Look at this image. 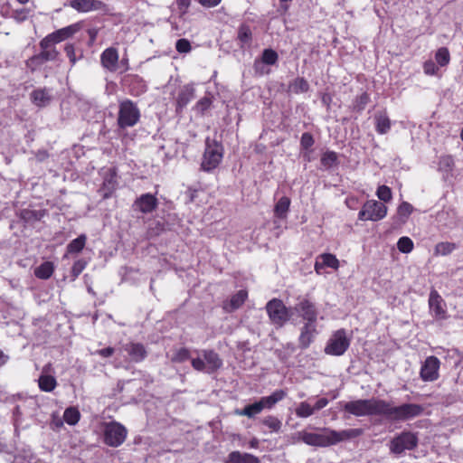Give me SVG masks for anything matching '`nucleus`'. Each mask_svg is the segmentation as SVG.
Masks as SVG:
<instances>
[{
	"mask_svg": "<svg viewBox=\"0 0 463 463\" xmlns=\"http://www.w3.org/2000/svg\"><path fill=\"white\" fill-rule=\"evenodd\" d=\"M201 354L203 359L198 357L191 361L194 370L213 373L222 366V360L213 350H202Z\"/></svg>",
	"mask_w": 463,
	"mask_h": 463,
	"instance_id": "nucleus-5",
	"label": "nucleus"
},
{
	"mask_svg": "<svg viewBox=\"0 0 463 463\" xmlns=\"http://www.w3.org/2000/svg\"><path fill=\"white\" fill-rule=\"evenodd\" d=\"M337 154L334 151H326L321 156V165L326 168H331L337 165Z\"/></svg>",
	"mask_w": 463,
	"mask_h": 463,
	"instance_id": "nucleus-36",
	"label": "nucleus"
},
{
	"mask_svg": "<svg viewBox=\"0 0 463 463\" xmlns=\"http://www.w3.org/2000/svg\"><path fill=\"white\" fill-rule=\"evenodd\" d=\"M456 249V244L449 241L439 242L435 246L434 254L446 256Z\"/></svg>",
	"mask_w": 463,
	"mask_h": 463,
	"instance_id": "nucleus-37",
	"label": "nucleus"
},
{
	"mask_svg": "<svg viewBox=\"0 0 463 463\" xmlns=\"http://www.w3.org/2000/svg\"><path fill=\"white\" fill-rule=\"evenodd\" d=\"M295 412L296 415L299 418H307L314 414V410L308 402H302L296 408Z\"/></svg>",
	"mask_w": 463,
	"mask_h": 463,
	"instance_id": "nucleus-43",
	"label": "nucleus"
},
{
	"mask_svg": "<svg viewBox=\"0 0 463 463\" xmlns=\"http://www.w3.org/2000/svg\"><path fill=\"white\" fill-rule=\"evenodd\" d=\"M30 97L32 102L39 108L48 106L52 99L51 90L46 88L33 90Z\"/></svg>",
	"mask_w": 463,
	"mask_h": 463,
	"instance_id": "nucleus-22",
	"label": "nucleus"
},
{
	"mask_svg": "<svg viewBox=\"0 0 463 463\" xmlns=\"http://www.w3.org/2000/svg\"><path fill=\"white\" fill-rule=\"evenodd\" d=\"M52 370V364H48L43 367L42 373L38 379V386L41 391L51 392L57 386V381L54 376L49 373Z\"/></svg>",
	"mask_w": 463,
	"mask_h": 463,
	"instance_id": "nucleus-19",
	"label": "nucleus"
},
{
	"mask_svg": "<svg viewBox=\"0 0 463 463\" xmlns=\"http://www.w3.org/2000/svg\"><path fill=\"white\" fill-rule=\"evenodd\" d=\"M224 463H260V460L252 454L232 451L228 455Z\"/></svg>",
	"mask_w": 463,
	"mask_h": 463,
	"instance_id": "nucleus-28",
	"label": "nucleus"
},
{
	"mask_svg": "<svg viewBox=\"0 0 463 463\" xmlns=\"http://www.w3.org/2000/svg\"><path fill=\"white\" fill-rule=\"evenodd\" d=\"M261 423L274 432H279L282 426V422L277 417L272 415H269L262 419Z\"/></svg>",
	"mask_w": 463,
	"mask_h": 463,
	"instance_id": "nucleus-38",
	"label": "nucleus"
},
{
	"mask_svg": "<svg viewBox=\"0 0 463 463\" xmlns=\"http://www.w3.org/2000/svg\"><path fill=\"white\" fill-rule=\"evenodd\" d=\"M423 70L427 75H435L438 71V68L435 65L434 61H427L423 64Z\"/></svg>",
	"mask_w": 463,
	"mask_h": 463,
	"instance_id": "nucleus-55",
	"label": "nucleus"
},
{
	"mask_svg": "<svg viewBox=\"0 0 463 463\" xmlns=\"http://www.w3.org/2000/svg\"><path fill=\"white\" fill-rule=\"evenodd\" d=\"M288 88L294 93H304L308 91L309 84L304 78L298 77L289 83Z\"/></svg>",
	"mask_w": 463,
	"mask_h": 463,
	"instance_id": "nucleus-35",
	"label": "nucleus"
},
{
	"mask_svg": "<svg viewBox=\"0 0 463 463\" xmlns=\"http://www.w3.org/2000/svg\"><path fill=\"white\" fill-rule=\"evenodd\" d=\"M39 46L41 48V52L38 54L32 56L27 61V67L32 71H35L42 65H43L47 61H55L59 56V52L54 46L51 44H47L44 48L42 45V40L39 43Z\"/></svg>",
	"mask_w": 463,
	"mask_h": 463,
	"instance_id": "nucleus-11",
	"label": "nucleus"
},
{
	"mask_svg": "<svg viewBox=\"0 0 463 463\" xmlns=\"http://www.w3.org/2000/svg\"><path fill=\"white\" fill-rule=\"evenodd\" d=\"M424 408L417 403H402L393 406L392 403L383 400L382 416L392 421H407L420 416Z\"/></svg>",
	"mask_w": 463,
	"mask_h": 463,
	"instance_id": "nucleus-2",
	"label": "nucleus"
},
{
	"mask_svg": "<svg viewBox=\"0 0 463 463\" xmlns=\"http://www.w3.org/2000/svg\"><path fill=\"white\" fill-rule=\"evenodd\" d=\"M314 142L315 141H314L313 136L310 133L305 132L302 134L301 139H300V145L303 148H305V149L310 148L314 145Z\"/></svg>",
	"mask_w": 463,
	"mask_h": 463,
	"instance_id": "nucleus-52",
	"label": "nucleus"
},
{
	"mask_svg": "<svg viewBox=\"0 0 463 463\" xmlns=\"http://www.w3.org/2000/svg\"><path fill=\"white\" fill-rule=\"evenodd\" d=\"M370 100V97L366 92L362 93L355 99V109L362 111Z\"/></svg>",
	"mask_w": 463,
	"mask_h": 463,
	"instance_id": "nucleus-49",
	"label": "nucleus"
},
{
	"mask_svg": "<svg viewBox=\"0 0 463 463\" xmlns=\"http://www.w3.org/2000/svg\"><path fill=\"white\" fill-rule=\"evenodd\" d=\"M64 51L67 57L70 59L71 63L74 65L77 61L74 46L72 44H66L64 47Z\"/></svg>",
	"mask_w": 463,
	"mask_h": 463,
	"instance_id": "nucleus-54",
	"label": "nucleus"
},
{
	"mask_svg": "<svg viewBox=\"0 0 463 463\" xmlns=\"http://www.w3.org/2000/svg\"><path fill=\"white\" fill-rule=\"evenodd\" d=\"M118 181L116 174L109 170L108 175L105 176L103 184L101 187V192L103 193V197L108 198L117 188Z\"/></svg>",
	"mask_w": 463,
	"mask_h": 463,
	"instance_id": "nucleus-30",
	"label": "nucleus"
},
{
	"mask_svg": "<svg viewBox=\"0 0 463 463\" xmlns=\"http://www.w3.org/2000/svg\"><path fill=\"white\" fill-rule=\"evenodd\" d=\"M248 298V292L241 289L232 296L229 301L223 303V309L227 312H232L241 307Z\"/></svg>",
	"mask_w": 463,
	"mask_h": 463,
	"instance_id": "nucleus-24",
	"label": "nucleus"
},
{
	"mask_svg": "<svg viewBox=\"0 0 463 463\" xmlns=\"http://www.w3.org/2000/svg\"><path fill=\"white\" fill-rule=\"evenodd\" d=\"M115 350L112 347H107L96 351V354L102 357H110L114 354Z\"/></svg>",
	"mask_w": 463,
	"mask_h": 463,
	"instance_id": "nucleus-59",
	"label": "nucleus"
},
{
	"mask_svg": "<svg viewBox=\"0 0 463 463\" xmlns=\"http://www.w3.org/2000/svg\"><path fill=\"white\" fill-rule=\"evenodd\" d=\"M194 98V89L191 85L184 86L178 93L176 105L177 109H184Z\"/></svg>",
	"mask_w": 463,
	"mask_h": 463,
	"instance_id": "nucleus-29",
	"label": "nucleus"
},
{
	"mask_svg": "<svg viewBox=\"0 0 463 463\" xmlns=\"http://www.w3.org/2000/svg\"><path fill=\"white\" fill-rule=\"evenodd\" d=\"M387 214V207L375 200L367 201L359 212L358 218L362 221L376 222L383 219Z\"/></svg>",
	"mask_w": 463,
	"mask_h": 463,
	"instance_id": "nucleus-12",
	"label": "nucleus"
},
{
	"mask_svg": "<svg viewBox=\"0 0 463 463\" xmlns=\"http://www.w3.org/2000/svg\"><path fill=\"white\" fill-rule=\"evenodd\" d=\"M260 60L266 64V65H275L278 62L279 55L278 53L272 50V49H265L262 52Z\"/></svg>",
	"mask_w": 463,
	"mask_h": 463,
	"instance_id": "nucleus-42",
	"label": "nucleus"
},
{
	"mask_svg": "<svg viewBox=\"0 0 463 463\" xmlns=\"http://www.w3.org/2000/svg\"><path fill=\"white\" fill-rule=\"evenodd\" d=\"M266 310L270 321L278 326H282L290 317L289 310L282 300L278 298L269 301L266 305Z\"/></svg>",
	"mask_w": 463,
	"mask_h": 463,
	"instance_id": "nucleus-10",
	"label": "nucleus"
},
{
	"mask_svg": "<svg viewBox=\"0 0 463 463\" xmlns=\"http://www.w3.org/2000/svg\"><path fill=\"white\" fill-rule=\"evenodd\" d=\"M22 217H23L24 220H30V219H32V218L36 217V213H35V212H33V211L24 210V211H23V213H22Z\"/></svg>",
	"mask_w": 463,
	"mask_h": 463,
	"instance_id": "nucleus-62",
	"label": "nucleus"
},
{
	"mask_svg": "<svg viewBox=\"0 0 463 463\" xmlns=\"http://www.w3.org/2000/svg\"><path fill=\"white\" fill-rule=\"evenodd\" d=\"M435 60L437 63L440 66H446L449 63L450 55L448 48L440 47L438 49L435 54Z\"/></svg>",
	"mask_w": 463,
	"mask_h": 463,
	"instance_id": "nucleus-40",
	"label": "nucleus"
},
{
	"mask_svg": "<svg viewBox=\"0 0 463 463\" xmlns=\"http://www.w3.org/2000/svg\"><path fill=\"white\" fill-rule=\"evenodd\" d=\"M80 29L78 24H74L59 29L42 39V45L45 48L47 44L53 46L76 33Z\"/></svg>",
	"mask_w": 463,
	"mask_h": 463,
	"instance_id": "nucleus-13",
	"label": "nucleus"
},
{
	"mask_svg": "<svg viewBox=\"0 0 463 463\" xmlns=\"http://www.w3.org/2000/svg\"><path fill=\"white\" fill-rule=\"evenodd\" d=\"M412 212L413 206L407 202H402L397 209V214L402 222H406Z\"/></svg>",
	"mask_w": 463,
	"mask_h": 463,
	"instance_id": "nucleus-41",
	"label": "nucleus"
},
{
	"mask_svg": "<svg viewBox=\"0 0 463 463\" xmlns=\"http://www.w3.org/2000/svg\"><path fill=\"white\" fill-rule=\"evenodd\" d=\"M350 345V340L346 336L345 329L335 331L329 338L325 353L330 355L339 356L345 354Z\"/></svg>",
	"mask_w": 463,
	"mask_h": 463,
	"instance_id": "nucleus-9",
	"label": "nucleus"
},
{
	"mask_svg": "<svg viewBox=\"0 0 463 463\" xmlns=\"http://www.w3.org/2000/svg\"><path fill=\"white\" fill-rule=\"evenodd\" d=\"M265 65L266 64L260 59L255 60L253 64L255 72L259 75L268 74L269 71L265 68Z\"/></svg>",
	"mask_w": 463,
	"mask_h": 463,
	"instance_id": "nucleus-53",
	"label": "nucleus"
},
{
	"mask_svg": "<svg viewBox=\"0 0 463 463\" xmlns=\"http://www.w3.org/2000/svg\"><path fill=\"white\" fill-rule=\"evenodd\" d=\"M364 433L362 429H346L335 430L331 428H322L319 432L301 430L295 434V442H303L308 446L326 448L338 443L354 439Z\"/></svg>",
	"mask_w": 463,
	"mask_h": 463,
	"instance_id": "nucleus-1",
	"label": "nucleus"
},
{
	"mask_svg": "<svg viewBox=\"0 0 463 463\" xmlns=\"http://www.w3.org/2000/svg\"><path fill=\"white\" fill-rule=\"evenodd\" d=\"M328 404V400L326 398H320L317 401V402L312 406L314 410V413L325 408Z\"/></svg>",
	"mask_w": 463,
	"mask_h": 463,
	"instance_id": "nucleus-58",
	"label": "nucleus"
},
{
	"mask_svg": "<svg viewBox=\"0 0 463 463\" xmlns=\"http://www.w3.org/2000/svg\"><path fill=\"white\" fill-rule=\"evenodd\" d=\"M5 356L4 354V353L2 351H0V362H1V365L4 364L5 363Z\"/></svg>",
	"mask_w": 463,
	"mask_h": 463,
	"instance_id": "nucleus-64",
	"label": "nucleus"
},
{
	"mask_svg": "<svg viewBox=\"0 0 463 463\" xmlns=\"http://www.w3.org/2000/svg\"><path fill=\"white\" fill-rule=\"evenodd\" d=\"M259 446V440L256 439V438H253L250 441V448H258Z\"/></svg>",
	"mask_w": 463,
	"mask_h": 463,
	"instance_id": "nucleus-63",
	"label": "nucleus"
},
{
	"mask_svg": "<svg viewBox=\"0 0 463 463\" xmlns=\"http://www.w3.org/2000/svg\"><path fill=\"white\" fill-rule=\"evenodd\" d=\"M124 350L128 354L133 362L143 361L147 354L146 347L140 343H129L124 346Z\"/></svg>",
	"mask_w": 463,
	"mask_h": 463,
	"instance_id": "nucleus-23",
	"label": "nucleus"
},
{
	"mask_svg": "<svg viewBox=\"0 0 463 463\" xmlns=\"http://www.w3.org/2000/svg\"><path fill=\"white\" fill-rule=\"evenodd\" d=\"M180 15H184L187 13L190 6L191 0H175Z\"/></svg>",
	"mask_w": 463,
	"mask_h": 463,
	"instance_id": "nucleus-56",
	"label": "nucleus"
},
{
	"mask_svg": "<svg viewBox=\"0 0 463 463\" xmlns=\"http://www.w3.org/2000/svg\"><path fill=\"white\" fill-rule=\"evenodd\" d=\"M158 205L157 198L151 194H144L138 196L132 204V209L144 214L151 213Z\"/></svg>",
	"mask_w": 463,
	"mask_h": 463,
	"instance_id": "nucleus-15",
	"label": "nucleus"
},
{
	"mask_svg": "<svg viewBox=\"0 0 463 463\" xmlns=\"http://www.w3.org/2000/svg\"><path fill=\"white\" fill-rule=\"evenodd\" d=\"M294 310L306 321L316 323L317 318V309L316 305L307 298H302L294 307Z\"/></svg>",
	"mask_w": 463,
	"mask_h": 463,
	"instance_id": "nucleus-16",
	"label": "nucleus"
},
{
	"mask_svg": "<svg viewBox=\"0 0 463 463\" xmlns=\"http://www.w3.org/2000/svg\"><path fill=\"white\" fill-rule=\"evenodd\" d=\"M139 118L140 111L133 101L125 99L119 103L118 125L120 128L134 127Z\"/></svg>",
	"mask_w": 463,
	"mask_h": 463,
	"instance_id": "nucleus-6",
	"label": "nucleus"
},
{
	"mask_svg": "<svg viewBox=\"0 0 463 463\" xmlns=\"http://www.w3.org/2000/svg\"><path fill=\"white\" fill-rule=\"evenodd\" d=\"M376 194L378 198L383 202H390L392 197V190L387 185H380L377 188Z\"/></svg>",
	"mask_w": 463,
	"mask_h": 463,
	"instance_id": "nucleus-45",
	"label": "nucleus"
},
{
	"mask_svg": "<svg viewBox=\"0 0 463 463\" xmlns=\"http://www.w3.org/2000/svg\"><path fill=\"white\" fill-rule=\"evenodd\" d=\"M440 366V362L436 356H429L425 359L424 363L420 368V378L424 382H433L436 381L439 374V369Z\"/></svg>",
	"mask_w": 463,
	"mask_h": 463,
	"instance_id": "nucleus-14",
	"label": "nucleus"
},
{
	"mask_svg": "<svg viewBox=\"0 0 463 463\" xmlns=\"http://www.w3.org/2000/svg\"><path fill=\"white\" fill-rule=\"evenodd\" d=\"M29 13L30 11L27 8L16 9L12 12V17L17 22H24L27 19Z\"/></svg>",
	"mask_w": 463,
	"mask_h": 463,
	"instance_id": "nucleus-51",
	"label": "nucleus"
},
{
	"mask_svg": "<svg viewBox=\"0 0 463 463\" xmlns=\"http://www.w3.org/2000/svg\"><path fill=\"white\" fill-rule=\"evenodd\" d=\"M175 49L180 53H187L191 51V43L187 39H179L175 43Z\"/></svg>",
	"mask_w": 463,
	"mask_h": 463,
	"instance_id": "nucleus-48",
	"label": "nucleus"
},
{
	"mask_svg": "<svg viewBox=\"0 0 463 463\" xmlns=\"http://www.w3.org/2000/svg\"><path fill=\"white\" fill-rule=\"evenodd\" d=\"M419 438L416 433L403 430L395 435L389 442L390 453L402 456L406 450H413L418 447Z\"/></svg>",
	"mask_w": 463,
	"mask_h": 463,
	"instance_id": "nucleus-4",
	"label": "nucleus"
},
{
	"mask_svg": "<svg viewBox=\"0 0 463 463\" xmlns=\"http://www.w3.org/2000/svg\"><path fill=\"white\" fill-rule=\"evenodd\" d=\"M238 39L242 43H249L251 40V31L249 26L241 25L238 32Z\"/></svg>",
	"mask_w": 463,
	"mask_h": 463,
	"instance_id": "nucleus-46",
	"label": "nucleus"
},
{
	"mask_svg": "<svg viewBox=\"0 0 463 463\" xmlns=\"http://www.w3.org/2000/svg\"><path fill=\"white\" fill-rule=\"evenodd\" d=\"M211 106V99L209 98H203L201 99L197 104L196 109L203 113L205 110H207Z\"/></svg>",
	"mask_w": 463,
	"mask_h": 463,
	"instance_id": "nucleus-57",
	"label": "nucleus"
},
{
	"mask_svg": "<svg viewBox=\"0 0 463 463\" xmlns=\"http://www.w3.org/2000/svg\"><path fill=\"white\" fill-rule=\"evenodd\" d=\"M343 409L345 411L356 417L371 415L382 416L383 400L372 398L351 401L345 402Z\"/></svg>",
	"mask_w": 463,
	"mask_h": 463,
	"instance_id": "nucleus-3",
	"label": "nucleus"
},
{
	"mask_svg": "<svg viewBox=\"0 0 463 463\" xmlns=\"http://www.w3.org/2000/svg\"><path fill=\"white\" fill-rule=\"evenodd\" d=\"M317 335L316 323L306 322L301 327L298 338L299 346L302 349L307 348Z\"/></svg>",
	"mask_w": 463,
	"mask_h": 463,
	"instance_id": "nucleus-20",
	"label": "nucleus"
},
{
	"mask_svg": "<svg viewBox=\"0 0 463 463\" xmlns=\"http://www.w3.org/2000/svg\"><path fill=\"white\" fill-rule=\"evenodd\" d=\"M87 262L84 260H78L74 262L71 268V275L73 278H77L86 268Z\"/></svg>",
	"mask_w": 463,
	"mask_h": 463,
	"instance_id": "nucleus-50",
	"label": "nucleus"
},
{
	"mask_svg": "<svg viewBox=\"0 0 463 463\" xmlns=\"http://www.w3.org/2000/svg\"><path fill=\"white\" fill-rule=\"evenodd\" d=\"M262 411L263 410L260 405V401H258L252 404L245 406L243 409L235 410L234 413L239 416H246L251 419L254 418L256 415L260 414Z\"/></svg>",
	"mask_w": 463,
	"mask_h": 463,
	"instance_id": "nucleus-32",
	"label": "nucleus"
},
{
	"mask_svg": "<svg viewBox=\"0 0 463 463\" xmlns=\"http://www.w3.org/2000/svg\"><path fill=\"white\" fill-rule=\"evenodd\" d=\"M198 1L202 5L206 6V7L216 6L221 2V0H198Z\"/></svg>",
	"mask_w": 463,
	"mask_h": 463,
	"instance_id": "nucleus-61",
	"label": "nucleus"
},
{
	"mask_svg": "<svg viewBox=\"0 0 463 463\" xmlns=\"http://www.w3.org/2000/svg\"><path fill=\"white\" fill-rule=\"evenodd\" d=\"M222 158V146L216 141L206 139V146L203 156L201 167L204 171H211L218 166Z\"/></svg>",
	"mask_w": 463,
	"mask_h": 463,
	"instance_id": "nucleus-7",
	"label": "nucleus"
},
{
	"mask_svg": "<svg viewBox=\"0 0 463 463\" xmlns=\"http://www.w3.org/2000/svg\"><path fill=\"white\" fill-rule=\"evenodd\" d=\"M326 267L332 268L334 269H337L339 267V260L334 254L331 253H323L320 254L315 262V270L317 274L322 273V269Z\"/></svg>",
	"mask_w": 463,
	"mask_h": 463,
	"instance_id": "nucleus-21",
	"label": "nucleus"
},
{
	"mask_svg": "<svg viewBox=\"0 0 463 463\" xmlns=\"http://www.w3.org/2000/svg\"><path fill=\"white\" fill-rule=\"evenodd\" d=\"M413 241L409 237H402L397 242L398 250L402 253H410L413 250Z\"/></svg>",
	"mask_w": 463,
	"mask_h": 463,
	"instance_id": "nucleus-44",
	"label": "nucleus"
},
{
	"mask_svg": "<svg viewBox=\"0 0 463 463\" xmlns=\"http://www.w3.org/2000/svg\"><path fill=\"white\" fill-rule=\"evenodd\" d=\"M80 411L73 407L65 410L63 414L64 420L70 425H75L80 420Z\"/></svg>",
	"mask_w": 463,
	"mask_h": 463,
	"instance_id": "nucleus-39",
	"label": "nucleus"
},
{
	"mask_svg": "<svg viewBox=\"0 0 463 463\" xmlns=\"http://www.w3.org/2000/svg\"><path fill=\"white\" fill-rule=\"evenodd\" d=\"M119 71L120 73L126 72L129 70V64H128V58H122V60L119 61Z\"/></svg>",
	"mask_w": 463,
	"mask_h": 463,
	"instance_id": "nucleus-60",
	"label": "nucleus"
},
{
	"mask_svg": "<svg viewBox=\"0 0 463 463\" xmlns=\"http://www.w3.org/2000/svg\"><path fill=\"white\" fill-rule=\"evenodd\" d=\"M430 313L436 319H444L447 317L446 303L437 290L431 289L429 297Z\"/></svg>",
	"mask_w": 463,
	"mask_h": 463,
	"instance_id": "nucleus-17",
	"label": "nucleus"
},
{
	"mask_svg": "<svg viewBox=\"0 0 463 463\" xmlns=\"http://www.w3.org/2000/svg\"><path fill=\"white\" fill-rule=\"evenodd\" d=\"M128 434L127 429L117 421H111L105 424L104 442L110 447H118L126 439Z\"/></svg>",
	"mask_w": 463,
	"mask_h": 463,
	"instance_id": "nucleus-8",
	"label": "nucleus"
},
{
	"mask_svg": "<svg viewBox=\"0 0 463 463\" xmlns=\"http://www.w3.org/2000/svg\"><path fill=\"white\" fill-rule=\"evenodd\" d=\"M87 241V236L81 234L76 239L72 240L66 248L67 253H79L85 247Z\"/></svg>",
	"mask_w": 463,
	"mask_h": 463,
	"instance_id": "nucleus-34",
	"label": "nucleus"
},
{
	"mask_svg": "<svg viewBox=\"0 0 463 463\" xmlns=\"http://www.w3.org/2000/svg\"><path fill=\"white\" fill-rule=\"evenodd\" d=\"M287 395V392L284 390H276L269 396L261 397L259 401L262 407V410L272 409L275 404L280 401H282Z\"/></svg>",
	"mask_w": 463,
	"mask_h": 463,
	"instance_id": "nucleus-27",
	"label": "nucleus"
},
{
	"mask_svg": "<svg viewBox=\"0 0 463 463\" xmlns=\"http://www.w3.org/2000/svg\"><path fill=\"white\" fill-rule=\"evenodd\" d=\"M374 124L376 131L381 134H386L391 129L392 122L386 110L377 111L374 114Z\"/></svg>",
	"mask_w": 463,
	"mask_h": 463,
	"instance_id": "nucleus-26",
	"label": "nucleus"
},
{
	"mask_svg": "<svg viewBox=\"0 0 463 463\" xmlns=\"http://www.w3.org/2000/svg\"><path fill=\"white\" fill-rule=\"evenodd\" d=\"M290 199L288 196H282L279 199L274 207V215L279 219H286L289 211Z\"/></svg>",
	"mask_w": 463,
	"mask_h": 463,
	"instance_id": "nucleus-31",
	"label": "nucleus"
},
{
	"mask_svg": "<svg viewBox=\"0 0 463 463\" xmlns=\"http://www.w3.org/2000/svg\"><path fill=\"white\" fill-rule=\"evenodd\" d=\"M189 358H190L189 350L186 348H180L175 353V354L171 358V361L175 362V363H182V362L188 360Z\"/></svg>",
	"mask_w": 463,
	"mask_h": 463,
	"instance_id": "nucleus-47",
	"label": "nucleus"
},
{
	"mask_svg": "<svg viewBox=\"0 0 463 463\" xmlns=\"http://www.w3.org/2000/svg\"><path fill=\"white\" fill-rule=\"evenodd\" d=\"M118 59V52L114 47L105 49L100 55L101 65L110 72L119 70Z\"/></svg>",
	"mask_w": 463,
	"mask_h": 463,
	"instance_id": "nucleus-18",
	"label": "nucleus"
},
{
	"mask_svg": "<svg viewBox=\"0 0 463 463\" xmlns=\"http://www.w3.org/2000/svg\"><path fill=\"white\" fill-rule=\"evenodd\" d=\"M54 272V265L51 261H44L34 269V276L40 279H50Z\"/></svg>",
	"mask_w": 463,
	"mask_h": 463,
	"instance_id": "nucleus-33",
	"label": "nucleus"
},
{
	"mask_svg": "<svg viewBox=\"0 0 463 463\" xmlns=\"http://www.w3.org/2000/svg\"><path fill=\"white\" fill-rule=\"evenodd\" d=\"M103 5L99 0H71L70 6L79 12H90L92 10H99Z\"/></svg>",
	"mask_w": 463,
	"mask_h": 463,
	"instance_id": "nucleus-25",
	"label": "nucleus"
}]
</instances>
